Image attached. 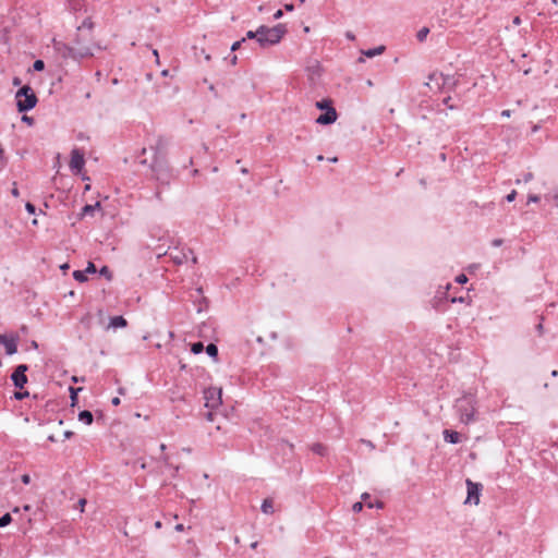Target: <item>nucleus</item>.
Segmentation results:
<instances>
[{
  "label": "nucleus",
  "mask_w": 558,
  "mask_h": 558,
  "mask_svg": "<svg viewBox=\"0 0 558 558\" xmlns=\"http://www.w3.org/2000/svg\"><path fill=\"white\" fill-rule=\"evenodd\" d=\"M450 100H451V97H450V96H448V97H446V98L442 100V102H444V105H446V106L448 107V109L453 110V109H456L457 107H456V106H453V105H450V104H449V102H450Z\"/></svg>",
  "instance_id": "41"
},
{
  "label": "nucleus",
  "mask_w": 558,
  "mask_h": 558,
  "mask_svg": "<svg viewBox=\"0 0 558 558\" xmlns=\"http://www.w3.org/2000/svg\"><path fill=\"white\" fill-rule=\"evenodd\" d=\"M204 350V344L203 342L201 341H197V342H194L191 347V351L194 353V354H199L202 353Z\"/></svg>",
  "instance_id": "28"
},
{
  "label": "nucleus",
  "mask_w": 558,
  "mask_h": 558,
  "mask_svg": "<svg viewBox=\"0 0 558 558\" xmlns=\"http://www.w3.org/2000/svg\"><path fill=\"white\" fill-rule=\"evenodd\" d=\"M54 49L58 51V53L62 58H64V59L71 58L74 60V51L72 50V46L61 43V41H56Z\"/></svg>",
  "instance_id": "12"
},
{
  "label": "nucleus",
  "mask_w": 558,
  "mask_h": 558,
  "mask_svg": "<svg viewBox=\"0 0 558 558\" xmlns=\"http://www.w3.org/2000/svg\"><path fill=\"white\" fill-rule=\"evenodd\" d=\"M168 142L162 137L159 136L156 141V144L150 147L151 150V160L148 161L147 158H143L146 154V148H143L141 151V155L137 156V161L141 165L148 166L153 175L156 178L157 181L161 183H169L172 174L168 167L167 160H166V148H167Z\"/></svg>",
  "instance_id": "1"
},
{
  "label": "nucleus",
  "mask_w": 558,
  "mask_h": 558,
  "mask_svg": "<svg viewBox=\"0 0 558 558\" xmlns=\"http://www.w3.org/2000/svg\"><path fill=\"white\" fill-rule=\"evenodd\" d=\"M466 487H468V498L465 502H474V505H478L480 502V495L483 489V485L481 483H474L470 478L466 480Z\"/></svg>",
  "instance_id": "9"
},
{
  "label": "nucleus",
  "mask_w": 558,
  "mask_h": 558,
  "mask_svg": "<svg viewBox=\"0 0 558 558\" xmlns=\"http://www.w3.org/2000/svg\"><path fill=\"white\" fill-rule=\"evenodd\" d=\"M21 480H22V483L25 485L31 483V476L28 474H23Z\"/></svg>",
  "instance_id": "42"
},
{
  "label": "nucleus",
  "mask_w": 558,
  "mask_h": 558,
  "mask_svg": "<svg viewBox=\"0 0 558 558\" xmlns=\"http://www.w3.org/2000/svg\"><path fill=\"white\" fill-rule=\"evenodd\" d=\"M174 529H175V531H178V532H182V531L184 530V525H183V524H181V523H179V524H177V525H175V527H174Z\"/></svg>",
  "instance_id": "56"
},
{
  "label": "nucleus",
  "mask_w": 558,
  "mask_h": 558,
  "mask_svg": "<svg viewBox=\"0 0 558 558\" xmlns=\"http://www.w3.org/2000/svg\"><path fill=\"white\" fill-rule=\"evenodd\" d=\"M12 522V517L10 513H4L2 517H0V527H4L9 525Z\"/></svg>",
  "instance_id": "30"
},
{
  "label": "nucleus",
  "mask_w": 558,
  "mask_h": 558,
  "mask_svg": "<svg viewBox=\"0 0 558 558\" xmlns=\"http://www.w3.org/2000/svg\"><path fill=\"white\" fill-rule=\"evenodd\" d=\"M78 420L86 425H90L94 421V416L90 411L83 410L78 413Z\"/></svg>",
  "instance_id": "18"
},
{
  "label": "nucleus",
  "mask_w": 558,
  "mask_h": 558,
  "mask_svg": "<svg viewBox=\"0 0 558 558\" xmlns=\"http://www.w3.org/2000/svg\"><path fill=\"white\" fill-rule=\"evenodd\" d=\"M7 166V158L4 156V149L2 148V145L0 144V171L3 170Z\"/></svg>",
  "instance_id": "32"
},
{
  "label": "nucleus",
  "mask_w": 558,
  "mask_h": 558,
  "mask_svg": "<svg viewBox=\"0 0 558 558\" xmlns=\"http://www.w3.org/2000/svg\"><path fill=\"white\" fill-rule=\"evenodd\" d=\"M73 435H74V433L71 430L64 432V438H66V439L71 438Z\"/></svg>",
  "instance_id": "54"
},
{
  "label": "nucleus",
  "mask_w": 558,
  "mask_h": 558,
  "mask_svg": "<svg viewBox=\"0 0 558 558\" xmlns=\"http://www.w3.org/2000/svg\"><path fill=\"white\" fill-rule=\"evenodd\" d=\"M244 43H245V38H242V39H240V40L234 41V43L231 45V48H230V49H231V51H235V50L240 49V48H241V46H242Z\"/></svg>",
  "instance_id": "35"
},
{
  "label": "nucleus",
  "mask_w": 558,
  "mask_h": 558,
  "mask_svg": "<svg viewBox=\"0 0 558 558\" xmlns=\"http://www.w3.org/2000/svg\"><path fill=\"white\" fill-rule=\"evenodd\" d=\"M205 417H206L207 421H210V422L214 421V412L213 411H207L205 413Z\"/></svg>",
  "instance_id": "45"
},
{
  "label": "nucleus",
  "mask_w": 558,
  "mask_h": 558,
  "mask_svg": "<svg viewBox=\"0 0 558 558\" xmlns=\"http://www.w3.org/2000/svg\"><path fill=\"white\" fill-rule=\"evenodd\" d=\"M236 61H238V57L236 56H233L230 60L231 64L232 65H235L236 64Z\"/></svg>",
  "instance_id": "59"
},
{
  "label": "nucleus",
  "mask_w": 558,
  "mask_h": 558,
  "mask_svg": "<svg viewBox=\"0 0 558 558\" xmlns=\"http://www.w3.org/2000/svg\"><path fill=\"white\" fill-rule=\"evenodd\" d=\"M428 33H429V28H428V27H423V28H421V29L417 32V34H416V38H417V40H418V41H424V40L426 39V37H427Z\"/></svg>",
  "instance_id": "27"
},
{
  "label": "nucleus",
  "mask_w": 558,
  "mask_h": 558,
  "mask_svg": "<svg viewBox=\"0 0 558 558\" xmlns=\"http://www.w3.org/2000/svg\"><path fill=\"white\" fill-rule=\"evenodd\" d=\"M515 196H517V191L515 190H512L507 196H506V201L511 203L515 199Z\"/></svg>",
  "instance_id": "38"
},
{
  "label": "nucleus",
  "mask_w": 558,
  "mask_h": 558,
  "mask_svg": "<svg viewBox=\"0 0 558 558\" xmlns=\"http://www.w3.org/2000/svg\"><path fill=\"white\" fill-rule=\"evenodd\" d=\"M28 366L26 364H20L15 367L14 372L11 375V380L13 381L16 388L22 389L24 385L27 383L26 372Z\"/></svg>",
  "instance_id": "6"
},
{
  "label": "nucleus",
  "mask_w": 558,
  "mask_h": 558,
  "mask_svg": "<svg viewBox=\"0 0 558 558\" xmlns=\"http://www.w3.org/2000/svg\"><path fill=\"white\" fill-rule=\"evenodd\" d=\"M536 331L538 332L539 336L543 335L544 328H543V324L542 323L536 325Z\"/></svg>",
  "instance_id": "48"
},
{
  "label": "nucleus",
  "mask_w": 558,
  "mask_h": 558,
  "mask_svg": "<svg viewBox=\"0 0 558 558\" xmlns=\"http://www.w3.org/2000/svg\"><path fill=\"white\" fill-rule=\"evenodd\" d=\"M367 445V447L374 448V445L369 440H363Z\"/></svg>",
  "instance_id": "62"
},
{
  "label": "nucleus",
  "mask_w": 558,
  "mask_h": 558,
  "mask_svg": "<svg viewBox=\"0 0 558 558\" xmlns=\"http://www.w3.org/2000/svg\"><path fill=\"white\" fill-rule=\"evenodd\" d=\"M128 322L123 316H114L110 318L109 326L112 328H123L126 327Z\"/></svg>",
  "instance_id": "17"
},
{
  "label": "nucleus",
  "mask_w": 558,
  "mask_h": 558,
  "mask_svg": "<svg viewBox=\"0 0 558 558\" xmlns=\"http://www.w3.org/2000/svg\"><path fill=\"white\" fill-rule=\"evenodd\" d=\"M82 388H73V387H70V392H71V405H74L76 402H77V392L81 391Z\"/></svg>",
  "instance_id": "31"
},
{
  "label": "nucleus",
  "mask_w": 558,
  "mask_h": 558,
  "mask_svg": "<svg viewBox=\"0 0 558 558\" xmlns=\"http://www.w3.org/2000/svg\"><path fill=\"white\" fill-rule=\"evenodd\" d=\"M501 116H502V117H510V110H504V111L501 112Z\"/></svg>",
  "instance_id": "61"
},
{
  "label": "nucleus",
  "mask_w": 558,
  "mask_h": 558,
  "mask_svg": "<svg viewBox=\"0 0 558 558\" xmlns=\"http://www.w3.org/2000/svg\"><path fill=\"white\" fill-rule=\"evenodd\" d=\"M444 438L449 444H458L460 442V434L456 430L451 429H445L444 430Z\"/></svg>",
  "instance_id": "16"
},
{
  "label": "nucleus",
  "mask_w": 558,
  "mask_h": 558,
  "mask_svg": "<svg viewBox=\"0 0 558 558\" xmlns=\"http://www.w3.org/2000/svg\"><path fill=\"white\" fill-rule=\"evenodd\" d=\"M99 275L104 276L109 281L112 279V272L108 266H102L99 270Z\"/></svg>",
  "instance_id": "29"
},
{
  "label": "nucleus",
  "mask_w": 558,
  "mask_h": 558,
  "mask_svg": "<svg viewBox=\"0 0 558 558\" xmlns=\"http://www.w3.org/2000/svg\"><path fill=\"white\" fill-rule=\"evenodd\" d=\"M84 271L86 272V275L87 274H96L97 272V268H96V266L92 262H89L87 264V267L84 269Z\"/></svg>",
  "instance_id": "36"
},
{
  "label": "nucleus",
  "mask_w": 558,
  "mask_h": 558,
  "mask_svg": "<svg viewBox=\"0 0 558 558\" xmlns=\"http://www.w3.org/2000/svg\"><path fill=\"white\" fill-rule=\"evenodd\" d=\"M11 193L14 197H17L20 195V192H19V189L16 187L15 182L13 183V189H12Z\"/></svg>",
  "instance_id": "44"
},
{
  "label": "nucleus",
  "mask_w": 558,
  "mask_h": 558,
  "mask_svg": "<svg viewBox=\"0 0 558 558\" xmlns=\"http://www.w3.org/2000/svg\"><path fill=\"white\" fill-rule=\"evenodd\" d=\"M533 178V174L531 172H527L525 175H524V181L527 182L530 180H532Z\"/></svg>",
  "instance_id": "55"
},
{
  "label": "nucleus",
  "mask_w": 558,
  "mask_h": 558,
  "mask_svg": "<svg viewBox=\"0 0 558 558\" xmlns=\"http://www.w3.org/2000/svg\"><path fill=\"white\" fill-rule=\"evenodd\" d=\"M328 107H333L332 106V100L327 98V99H322L319 101L316 102V108L319 109V110H325L327 111L328 110Z\"/></svg>",
  "instance_id": "24"
},
{
  "label": "nucleus",
  "mask_w": 558,
  "mask_h": 558,
  "mask_svg": "<svg viewBox=\"0 0 558 558\" xmlns=\"http://www.w3.org/2000/svg\"><path fill=\"white\" fill-rule=\"evenodd\" d=\"M209 90L214 94L215 97H218V93H217V90H216L214 85L209 86Z\"/></svg>",
  "instance_id": "57"
},
{
  "label": "nucleus",
  "mask_w": 558,
  "mask_h": 558,
  "mask_svg": "<svg viewBox=\"0 0 558 558\" xmlns=\"http://www.w3.org/2000/svg\"><path fill=\"white\" fill-rule=\"evenodd\" d=\"M154 525L156 529H161L162 523H161V521H156Z\"/></svg>",
  "instance_id": "60"
},
{
  "label": "nucleus",
  "mask_w": 558,
  "mask_h": 558,
  "mask_svg": "<svg viewBox=\"0 0 558 558\" xmlns=\"http://www.w3.org/2000/svg\"><path fill=\"white\" fill-rule=\"evenodd\" d=\"M284 9H286L287 11H293L294 7H293V4L289 3V4H286V5H284Z\"/></svg>",
  "instance_id": "58"
},
{
  "label": "nucleus",
  "mask_w": 558,
  "mask_h": 558,
  "mask_svg": "<svg viewBox=\"0 0 558 558\" xmlns=\"http://www.w3.org/2000/svg\"><path fill=\"white\" fill-rule=\"evenodd\" d=\"M502 243H504V241L501 239H494L492 241L493 246H500Z\"/></svg>",
  "instance_id": "47"
},
{
  "label": "nucleus",
  "mask_w": 558,
  "mask_h": 558,
  "mask_svg": "<svg viewBox=\"0 0 558 558\" xmlns=\"http://www.w3.org/2000/svg\"><path fill=\"white\" fill-rule=\"evenodd\" d=\"M520 22H521V21H520V17H519V16L514 17V20H513V23H514V24H517V25H518V24H520Z\"/></svg>",
  "instance_id": "64"
},
{
  "label": "nucleus",
  "mask_w": 558,
  "mask_h": 558,
  "mask_svg": "<svg viewBox=\"0 0 558 558\" xmlns=\"http://www.w3.org/2000/svg\"><path fill=\"white\" fill-rule=\"evenodd\" d=\"M345 37H347L349 40H354V39H355V36H354L351 32H347Z\"/></svg>",
  "instance_id": "53"
},
{
  "label": "nucleus",
  "mask_w": 558,
  "mask_h": 558,
  "mask_svg": "<svg viewBox=\"0 0 558 558\" xmlns=\"http://www.w3.org/2000/svg\"><path fill=\"white\" fill-rule=\"evenodd\" d=\"M205 407L215 409L221 404V389L209 388L205 390Z\"/></svg>",
  "instance_id": "8"
},
{
  "label": "nucleus",
  "mask_w": 558,
  "mask_h": 558,
  "mask_svg": "<svg viewBox=\"0 0 558 558\" xmlns=\"http://www.w3.org/2000/svg\"><path fill=\"white\" fill-rule=\"evenodd\" d=\"M12 83H13L14 86H20L22 81H21L20 77L15 76V77H13Z\"/></svg>",
  "instance_id": "50"
},
{
  "label": "nucleus",
  "mask_w": 558,
  "mask_h": 558,
  "mask_svg": "<svg viewBox=\"0 0 558 558\" xmlns=\"http://www.w3.org/2000/svg\"><path fill=\"white\" fill-rule=\"evenodd\" d=\"M384 51H385V46H378L376 48H372L366 51H363V53L368 58H373L375 56L381 54Z\"/></svg>",
  "instance_id": "22"
},
{
  "label": "nucleus",
  "mask_w": 558,
  "mask_h": 558,
  "mask_svg": "<svg viewBox=\"0 0 558 558\" xmlns=\"http://www.w3.org/2000/svg\"><path fill=\"white\" fill-rule=\"evenodd\" d=\"M101 208V204L100 202H96L94 205H85L81 213H80V219L86 217V216H94V213L97 210V209H100Z\"/></svg>",
  "instance_id": "15"
},
{
  "label": "nucleus",
  "mask_w": 558,
  "mask_h": 558,
  "mask_svg": "<svg viewBox=\"0 0 558 558\" xmlns=\"http://www.w3.org/2000/svg\"><path fill=\"white\" fill-rule=\"evenodd\" d=\"M456 281H457L458 283L463 284V283H465V282L468 281V277H466L464 274H461V275H459V276L456 278Z\"/></svg>",
  "instance_id": "40"
},
{
  "label": "nucleus",
  "mask_w": 558,
  "mask_h": 558,
  "mask_svg": "<svg viewBox=\"0 0 558 558\" xmlns=\"http://www.w3.org/2000/svg\"><path fill=\"white\" fill-rule=\"evenodd\" d=\"M362 509H363V502H361V501H357V502L353 504V506H352L353 512H360Z\"/></svg>",
  "instance_id": "39"
},
{
  "label": "nucleus",
  "mask_w": 558,
  "mask_h": 558,
  "mask_svg": "<svg viewBox=\"0 0 558 558\" xmlns=\"http://www.w3.org/2000/svg\"><path fill=\"white\" fill-rule=\"evenodd\" d=\"M33 69L34 71H43L45 69V62L40 59L36 60L34 63H33Z\"/></svg>",
  "instance_id": "33"
},
{
  "label": "nucleus",
  "mask_w": 558,
  "mask_h": 558,
  "mask_svg": "<svg viewBox=\"0 0 558 558\" xmlns=\"http://www.w3.org/2000/svg\"><path fill=\"white\" fill-rule=\"evenodd\" d=\"M368 498H369V495H368L367 493H364V494L362 495V499H363V500H367Z\"/></svg>",
  "instance_id": "63"
},
{
  "label": "nucleus",
  "mask_w": 558,
  "mask_h": 558,
  "mask_svg": "<svg viewBox=\"0 0 558 558\" xmlns=\"http://www.w3.org/2000/svg\"><path fill=\"white\" fill-rule=\"evenodd\" d=\"M283 15L282 10H277L274 14L275 20H279Z\"/></svg>",
  "instance_id": "49"
},
{
  "label": "nucleus",
  "mask_w": 558,
  "mask_h": 558,
  "mask_svg": "<svg viewBox=\"0 0 558 558\" xmlns=\"http://www.w3.org/2000/svg\"><path fill=\"white\" fill-rule=\"evenodd\" d=\"M15 98L17 111L21 113L32 110L38 101L34 90L29 85L22 86L16 92Z\"/></svg>",
  "instance_id": "4"
},
{
  "label": "nucleus",
  "mask_w": 558,
  "mask_h": 558,
  "mask_svg": "<svg viewBox=\"0 0 558 558\" xmlns=\"http://www.w3.org/2000/svg\"><path fill=\"white\" fill-rule=\"evenodd\" d=\"M120 402H121V401H120V398H119V397H114V398L111 400V403H112L113 405H119V404H120Z\"/></svg>",
  "instance_id": "52"
},
{
  "label": "nucleus",
  "mask_w": 558,
  "mask_h": 558,
  "mask_svg": "<svg viewBox=\"0 0 558 558\" xmlns=\"http://www.w3.org/2000/svg\"><path fill=\"white\" fill-rule=\"evenodd\" d=\"M83 28H87L88 31H92L94 28V23L90 17H86L81 26L77 27V32L80 33Z\"/></svg>",
  "instance_id": "25"
},
{
  "label": "nucleus",
  "mask_w": 558,
  "mask_h": 558,
  "mask_svg": "<svg viewBox=\"0 0 558 558\" xmlns=\"http://www.w3.org/2000/svg\"><path fill=\"white\" fill-rule=\"evenodd\" d=\"M28 396H29L28 391H15L13 397L16 400H23L24 398H26Z\"/></svg>",
  "instance_id": "34"
},
{
  "label": "nucleus",
  "mask_w": 558,
  "mask_h": 558,
  "mask_svg": "<svg viewBox=\"0 0 558 558\" xmlns=\"http://www.w3.org/2000/svg\"><path fill=\"white\" fill-rule=\"evenodd\" d=\"M537 202H539V196H537V195L529 196V203H537Z\"/></svg>",
  "instance_id": "46"
},
{
  "label": "nucleus",
  "mask_w": 558,
  "mask_h": 558,
  "mask_svg": "<svg viewBox=\"0 0 558 558\" xmlns=\"http://www.w3.org/2000/svg\"><path fill=\"white\" fill-rule=\"evenodd\" d=\"M475 397L471 393L464 395L456 401L454 408L462 423L470 424L475 421Z\"/></svg>",
  "instance_id": "2"
},
{
  "label": "nucleus",
  "mask_w": 558,
  "mask_h": 558,
  "mask_svg": "<svg viewBox=\"0 0 558 558\" xmlns=\"http://www.w3.org/2000/svg\"><path fill=\"white\" fill-rule=\"evenodd\" d=\"M0 343L4 345L8 355L16 353L17 345L13 338H8L4 335H0Z\"/></svg>",
  "instance_id": "13"
},
{
  "label": "nucleus",
  "mask_w": 558,
  "mask_h": 558,
  "mask_svg": "<svg viewBox=\"0 0 558 558\" xmlns=\"http://www.w3.org/2000/svg\"><path fill=\"white\" fill-rule=\"evenodd\" d=\"M72 50L74 51L75 61L94 56L93 49L89 46H84L78 35L75 38V46L72 47Z\"/></svg>",
  "instance_id": "7"
},
{
  "label": "nucleus",
  "mask_w": 558,
  "mask_h": 558,
  "mask_svg": "<svg viewBox=\"0 0 558 558\" xmlns=\"http://www.w3.org/2000/svg\"><path fill=\"white\" fill-rule=\"evenodd\" d=\"M311 450L318 456H326L327 454V447L320 442H315L311 446Z\"/></svg>",
  "instance_id": "20"
},
{
  "label": "nucleus",
  "mask_w": 558,
  "mask_h": 558,
  "mask_svg": "<svg viewBox=\"0 0 558 558\" xmlns=\"http://www.w3.org/2000/svg\"><path fill=\"white\" fill-rule=\"evenodd\" d=\"M22 121H24V122H26V123H28V124H33L34 119H33L32 117H28V116H25V114H24V116L22 117Z\"/></svg>",
  "instance_id": "43"
},
{
  "label": "nucleus",
  "mask_w": 558,
  "mask_h": 558,
  "mask_svg": "<svg viewBox=\"0 0 558 558\" xmlns=\"http://www.w3.org/2000/svg\"><path fill=\"white\" fill-rule=\"evenodd\" d=\"M264 27L263 35L259 38V46L262 48L276 45L280 43L282 37L287 34L288 29L286 24H277L274 27H268L266 25H262Z\"/></svg>",
  "instance_id": "3"
},
{
  "label": "nucleus",
  "mask_w": 558,
  "mask_h": 558,
  "mask_svg": "<svg viewBox=\"0 0 558 558\" xmlns=\"http://www.w3.org/2000/svg\"><path fill=\"white\" fill-rule=\"evenodd\" d=\"M206 353L213 357L214 360H217L218 357V347L215 343H209L206 348Z\"/></svg>",
  "instance_id": "23"
},
{
  "label": "nucleus",
  "mask_w": 558,
  "mask_h": 558,
  "mask_svg": "<svg viewBox=\"0 0 558 558\" xmlns=\"http://www.w3.org/2000/svg\"><path fill=\"white\" fill-rule=\"evenodd\" d=\"M85 165L84 154L78 149L74 148L71 151L70 168L74 173H80Z\"/></svg>",
  "instance_id": "10"
},
{
  "label": "nucleus",
  "mask_w": 558,
  "mask_h": 558,
  "mask_svg": "<svg viewBox=\"0 0 558 558\" xmlns=\"http://www.w3.org/2000/svg\"><path fill=\"white\" fill-rule=\"evenodd\" d=\"M263 29L264 27L260 25L256 31H248L246 32V35H245V40L246 39H256V41L259 44V38L260 36L263 35Z\"/></svg>",
  "instance_id": "19"
},
{
  "label": "nucleus",
  "mask_w": 558,
  "mask_h": 558,
  "mask_svg": "<svg viewBox=\"0 0 558 558\" xmlns=\"http://www.w3.org/2000/svg\"><path fill=\"white\" fill-rule=\"evenodd\" d=\"M262 511L266 514H271L274 512V501L270 498L264 499L262 507Z\"/></svg>",
  "instance_id": "21"
},
{
  "label": "nucleus",
  "mask_w": 558,
  "mask_h": 558,
  "mask_svg": "<svg viewBox=\"0 0 558 558\" xmlns=\"http://www.w3.org/2000/svg\"><path fill=\"white\" fill-rule=\"evenodd\" d=\"M337 118L338 113L336 109L333 107H328V110L316 119V123L320 125H329L332 124Z\"/></svg>",
  "instance_id": "11"
},
{
  "label": "nucleus",
  "mask_w": 558,
  "mask_h": 558,
  "mask_svg": "<svg viewBox=\"0 0 558 558\" xmlns=\"http://www.w3.org/2000/svg\"><path fill=\"white\" fill-rule=\"evenodd\" d=\"M428 80L430 82L435 81L439 89L446 90H453L459 83V80L454 75L438 72L429 74Z\"/></svg>",
  "instance_id": "5"
},
{
  "label": "nucleus",
  "mask_w": 558,
  "mask_h": 558,
  "mask_svg": "<svg viewBox=\"0 0 558 558\" xmlns=\"http://www.w3.org/2000/svg\"><path fill=\"white\" fill-rule=\"evenodd\" d=\"M25 209H26V211H27L28 214H31V215H35V213H36V207H35V205H34V204H32V203H29V202H27V203L25 204Z\"/></svg>",
  "instance_id": "37"
},
{
  "label": "nucleus",
  "mask_w": 558,
  "mask_h": 558,
  "mask_svg": "<svg viewBox=\"0 0 558 558\" xmlns=\"http://www.w3.org/2000/svg\"><path fill=\"white\" fill-rule=\"evenodd\" d=\"M173 259L177 264H183V263L189 262L190 259L193 262V264L197 263V257L194 255V253L191 248H187L186 251L181 252L180 255L173 256Z\"/></svg>",
  "instance_id": "14"
},
{
  "label": "nucleus",
  "mask_w": 558,
  "mask_h": 558,
  "mask_svg": "<svg viewBox=\"0 0 558 558\" xmlns=\"http://www.w3.org/2000/svg\"><path fill=\"white\" fill-rule=\"evenodd\" d=\"M78 505L81 507V511H83L84 510V506L86 505V500L84 498L80 499L78 500Z\"/></svg>",
  "instance_id": "51"
},
{
  "label": "nucleus",
  "mask_w": 558,
  "mask_h": 558,
  "mask_svg": "<svg viewBox=\"0 0 558 558\" xmlns=\"http://www.w3.org/2000/svg\"><path fill=\"white\" fill-rule=\"evenodd\" d=\"M73 278L78 282L87 281V275L84 270H75L73 272Z\"/></svg>",
  "instance_id": "26"
}]
</instances>
